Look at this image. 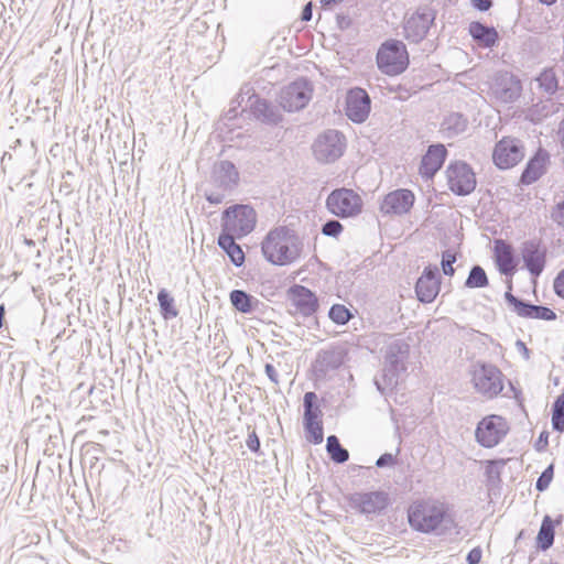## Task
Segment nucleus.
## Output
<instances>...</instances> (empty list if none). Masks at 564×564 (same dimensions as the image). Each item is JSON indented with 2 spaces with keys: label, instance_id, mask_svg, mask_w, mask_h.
<instances>
[{
  "label": "nucleus",
  "instance_id": "obj_1",
  "mask_svg": "<svg viewBox=\"0 0 564 564\" xmlns=\"http://www.w3.org/2000/svg\"><path fill=\"white\" fill-rule=\"evenodd\" d=\"M261 250L270 263L288 265L299 259L301 241L292 229L278 227L268 232L261 243Z\"/></svg>",
  "mask_w": 564,
  "mask_h": 564
},
{
  "label": "nucleus",
  "instance_id": "obj_2",
  "mask_svg": "<svg viewBox=\"0 0 564 564\" xmlns=\"http://www.w3.org/2000/svg\"><path fill=\"white\" fill-rule=\"evenodd\" d=\"M410 346L402 339L390 341L384 351V364L380 376L375 377V386L381 394L392 391L400 376L406 370Z\"/></svg>",
  "mask_w": 564,
  "mask_h": 564
},
{
  "label": "nucleus",
  "instance_id": "obj_3",
  "mask_svg": "<svg viewBox=\"0 0 564 564\" xmlns=\"http://www.w3.org/2000/svg\"><path fill=\"white\" fill-rule=\"evenodd\" d=\"M409 522L414 530L431 533L442 528L446 529L447 523H452V520L446 514L443 503L430 501L411 507Z\"/></svg>",
  "mask_w": 564,
  "mask_h": 564
},
{
  "label": "nucleus",
  "instance_id": "obj_4",
  "mask_svg": "<svg viewBox=\"0 0 564 564\" xmlns=\"http://www.w3.org/2000/svg\"><path fill=\"white\" fill-rule=\"evenodd\" d=\"M378 68L386 75L403 73L409 65V54L402 41L389 40L381 44L377 53Z\"/></svg>",
  "mask_w": 564,
  "mask_h": 564
},
{
  "label": "nucleus",
  "instance_id": "obj_5",
  "mask_svg": "<svg viewBox=\"0 0 564 564\" xmlns=\"http://www.w3.org/2000/svg\"><path fill=\"white\" fill-rule=\"evenodd\" d=\"M257 214L249 205H235L227 208L223 215V231L241 238L250 234L256 226Z\"/></svg>",
  "mask_w": 564,
  "mask_h": 564
},
{
  "label": "nucleus",
  "instance_id": "obj_6",
  "mask_svg": "<svg viewBox=\"0 0 564 564\" xmlns=\"http://www.w3.org/2000/svg\"><path fill=\"white\" fill-rule=\"evenodd\" d=\"M364 202L359 194L350 188L334 189L326 199L328 212L340 218H349L359 215Z\"/></svg>",
  "mask_w": 564,
  "mask_h": 564
},
{
  "label": "nucleus",
  "instance_id": "obj_7",
  "mask_svg": "<svg viewBox=\"0 0 564 564\" xmlns=\"http://www.w3.org/2000/svg\"><path fill=\"white\" fill-rule=\"evenodd\" d=\"M345 137L337 130H327L314 141L312 150L321 163H332L338 160L345 150Z\"/></svg>",
  "mask_w": 564,
  "mask_h": 564
},
{
  "label": "nucleus",
  "instance_id": "obj_8",
  "mask_svg": "<svg viewBox=\"0 0 564 564\" xmlns=\"http://www.w3.org/2000/svg\"><path fill=\"white\" fill-rule=\"evenodd\" d=\"M313 97V85L305 78H300L284 87L279 97L281 107L289 111L305 108Z\"/></svg>",
  "mask_w": 564,
  "mask_h": 564
},
{
  "label": "nucleus",
  "instance_id": "obj_9",
  "mask_svg": "<svg viewBox=\"0 0 564 564\" xmlns=\"http://www.w3.org/2000/svg\"><path fill=\"white\" fill-rule=\"evenodd\" d=\"M473 383L477 392L491 399L502 389V373L494 365L479 364L474 367Z\"/></svg>",
  "mask_w": 564,
  "mask_h": 564
},
{
  "label": "nucleus",
  "instance_id": "obj_10",
  "mask_svg": "<svg viewBox=\"0 0 564 564\" xmlns=\"http://www.w3.org/2000/svg\"><path fill=\"white\" fill-rule=\"evenodd\" d=\"M245 97H247L246 107L251 109V112L258 120L273 124L281 121L282 115L280 110L269 104L267 100L258 98L250 85H245L241 87L240 93L236 99L239 106L245 102Z\"/></svg>",
  "mask_w": 564,
  "mask_h": 564
},
{
  "label": "nucleus",
  "instance_id": "obj_11",
  "mask_svg": "<svg viewBox=\"0 0 564 564\" xmlns=\"http://www.w3.org/2000/svg\"><path fill=\"white\" fill-rule=\"evenodd\" d=\"M524 158V147L521 140L513 137H503L495 145L492 160L500 170L516 166Z\"/></svg>",
  "mask_w": 564,
  "mask_h": 564
},
{
  "label": "nucleus",
  "instance_id": "obj_12",
  "mask_svg": "<svg viewBox=\"0 0 564 564\" xmlns=\"http://www.w3.org/2000/svg\"><path fill=\"white\" fill-rule=\"evenodd\" d=\"M507 432L508 425L503 417L489 415L478 423L475 435L481 446L491 448L502 441Z\"/></svg>",
  "mask_w": 564,
  "mask_h": 564
},
{
  "label": "nucleus",
  "instance_id": "obj_13",
  "mask_svg": "<svg viewBox=\"0 0 564 564\" xmlns=\"http://www.w3.org/2000/svg\"><path fill=\"white\" fill-rule=\"evenodd\" d=\"M521 84L512 74L508 72L497 73L490 85L492 97L501 104H512L521 95Z\"/></svg>",
  "mask_w": 564,
  "mask_h": 564
},
{
  "label": "nucleus",
  "instance_id": "obj_14",
  "mask_svg": "<svg viewBox=\"0 0 564 564\" xmlns=\"http://www.w3.org/2000/svg\"><path fill=\"white\" fill-rule=\"evenodd\" d=\"M446 174L451 191L457 195H468L476 187L475 174L464 162L451 164Z\"/></svg>",
  "mask_w": 564,
  "mask_h": 564
},
{
  "label": "nucleus",
  "instance_id": "obj_15",
  "mask_svg": "<svg viewBox=\"0 0 564 564\" xmlns=\"http://www.w3.org/2000/svg\"><path fill=\"white\" fill-rule=\"evenodd\" d=\"M524 268L533 278L541 275L546 263V248L536 239L524 241L520 247Z\"/></svg>",
  "mask_w": 564,
  "mask_h": 564
},
{
  "label": "nucleus",
  "instance_id": "obj_16",
  "mask_svg": "<svg viewBox=\"0 0 564 564\" xmlns=\"http://www.w3.org/2000/svg\"><path fill=\"white\" fill-rule=\"evenodd\" d=\"M435 15L431 9L419 10L404 21V37L413 43L421 42L427 34Z\"/></svg>",
  "mask_w": 564,
  "mask_h": 564
},
{
  "label": "nucleus",
  "instance_id": "obj_17",
  "mask_svg": "<svg viewBox=\"0 0 564 564\" xmlns=\"http://www.w3.org/2000/svg\"><path fill=\"white\" fill-rule=\"evenodd\" d=\"M371 100L368 93L359 87L348 90L346 96V115L356 122L361 123L366 121L370 113Z\"/></svg>",
  "mask_w": 564,
  "mask_h": 564
},
{
  "label": "nucleus",
  "instance_id": "obj_18",
  "mask_svg": "<svg viewBox=\"0 0 564 564\" xmlns=\"http://www.w3.org/2000/svg\"><path fill=\"white\" fill-rule=\"evenodd\" d=\"M388 501V495L383 491L355 492L349 497L350 506L364 514L382 511Z\"/></svg>",
  "mask_w": 564,
  "mask_h": 564
},
{
  "label": "nucleus",
  "instance_id": "obj_19",
  "mask_svg": "<svg viewBox=\"0 0 564 564\" xmlns=\"http://www.w3.org/2000/svg\"><path fill=\"white\" fill-rule=\"evenodd\" d=\"M505 299L521 317L543 321H553L556 318V314L551 308L524 302L514 296L511 292H506Z\"/></svg>",
  "mask_w": 564,
  "mask_h": 564
},
{
  "label": "nucleus",
  "instance_id": "obj_20",
  "mask_svg": "<svg viewBox=\"0 0 564 564\" xmlns=\"http://www.w3.org/2000/svg\"><path fill=\"white\" fill-rule=\"evenodd\" d=\"M414 203V195L409 189H397L387 194L380 205L384 215L406 214Z\"/></svg>",
  "mask_w": 564,
  "mask_h": 564
},
{
  "label": "nucleus",
  "instance_id": "obj_21",
  "mask_svg": "<svg viewBox=\"0 0 564 564\" xmlns=\"http://www.w3.org/2000/svg\"><path fill=\"white\" fill-rule=\"evenodd\" d=\"M415 292L419 301L431 303L440 292L438 269L426 267L415 284Z\"/></svg>",
  "mask_w": 564,
  "mask_h": 564
},
{
  "label": "nucleus",
  "instance_id": "obj_22",
  "mask_svg": "<svg viewBox=\"0 0 564 564\" xmlns=\"http://www.w3.org/2000/svg\"><path fill=\"white\" fill-rule=\"evenodd\" d=\"M345 360V351L339 347L324 349L317 354L314 370L318 376H326L329 371L338 369Z\"/></svg>",
  "mask_w": 564,
  "mask_h": 564
},
{
  "label": "nucleus",
  "instance_id": "obj_23",
  "mask_svg": "<svg viewBox=\"0 0 564 564\" xmlns=\"http://www.w3.org/2000/svg\"><path fill=\"white\" fill-rule=\"evenodd\" d=\"M214 184L223 191L234 188L239 181V173L230 161L215 163L212 175Z\"/></svg>",
  "mask_w": 564,
  "mask_h": 564
},
{
  "label": "nucleus",
  "instance_id": "obj_24",
  "mask_svg": "<svg viewBox=\"0 0 564 564\" xmlns=\"http://www.w3.org/2000/svg\"><path fill=\"white\" fill-rule=\"evenodd\" d=\"M446 153L447 151L443 144L430 145L427 152L421 161V175L425 177H433L435 173L442 167Z\"/></svg>",
  "mask_w": 564,
  "mask_h": 564
},
{
  "label": "nucleus",
  "instance_id": "obj_25",
  "mask_svg": "<svg viewBox=\"0 0 564 564\" xmlns=\"http://www.w3.org/2000/svg\"><path fill=\"white\" fill-rule=\"evenodd\" d=\"M290 293L293 304L303 315L308 316L315 313L317 299L312 291L302 285H294Z\"/></svg>",
  "mask_w": 564,
  "mask_h": 564
},
{
  "label": "nucleus",
  "instance_id": "obj_26",
  "mask_svg": "<svg viewBox=\"0 0 564 564\" xmlns=\"http://www.w3.org/2000/svg\"><path fill=\"white\" fill-rule=\"evenodd\" d=\"M468 123V119L465 115L451 112L444 117L440 131L445 138H456L467 130Z\"/></svg>",
  "mask_w": 564,
  "mask_h": 564
},
{
  "label": "nucleus",
  "instance_id": "obj_27",
  "mask_svg": "<svg viewBox=\"0 0 564 564\" xmlns=\"http://www.w3.org/2000/svg\"><path fill=\"white\" fill-rule=\"evenodd\" d=\"M547 159V153L543 150H539L535 155L528 162L521 175V182L529 185L538 181L545 172Z\"/></svg>",
  "mask_w": 564,
  "mask_h": 564
},
{
  "label": "nucleus",
  "instance_id": "obj_28",
  "mask_svg": "<svg viewBox=\"0 0 564 564\" xmlns=\"http://www.w3.org/2000/svg\"><path fill=\"white\" fill-rule=\"evenodd\" d=\"M236 238L237 235L223 231L218 237V246L227 253L236 267H240L245 262V253L241 247L236 243Z\"/></svg>",
  "mask_w": 564,
  "mask_h": 564
},
{
  "label": "nucleus",
  "instance_id": "obj_29",
  "mask_svg": "<svg viewBox=\"0 0 564 564\" xmlns=\"http://www.w3.org/2000/svg\"><path fill=\"white\" fill-rule=\"evenodd\" d=\"M471 37L485 47H492L497 40L498 33L492 26H487L478 21H474L468 28Z\"/></svg>",
  "mask_w": 564,
  "mask_h": 564
},
{
  "label": "nucleus",
  "instance_id": "obj_30",
  "mask_svg": "<svg viewBox=\"0 0 564 564\" xmlns=\"http://www.w3.org/2000/svg\"><path fill=\"white\" fill-rule=\"evenodd\" d=\"M229 299L232 306L237 311L245 314L252 313L259 303V301L254 296L248 294L242 290L231 291L229 294Z\"/></svg>",
  "mask_w": 564,
  "mask_h": 564
},
{
  "label": "nucleus",
  "instance_id": "obj_31",
  "mask_svg": "<svg viewBox=\"0 0 564 564\" xmlns=\"http://www.w3.org/2000/svg\"><path fill=\"white\" fill-rule=\"evenodd\" d=\"M497 261L503 274H511L514 270L511 247L501 240L496 241Z\"/></svg>",
  "mask_w": 564,
  "mask_h": 564
},
{
  "label": "nucleus",
  "instance_id": "obj_32",
  "mask_svg": "<svg viewBox=\"0 0 564 564\" xmlns=\"http://www.w3.org/2000/svg\"><path fill=\"white\" fill-rule=\"evenodd\" d=\"M326 449L333 462L343 464L348 460L349 453L344 448L337 436L330 435L327 437Z\"/></svg>",
  "mask_w": 564,
  "mask_h": 564
},
{
  "label": "nucleus",
  "instance_id": "obj_33",
  "mask_svg": "<svg viewBox=\"0 0 564 564\" xmlns=\"http://www.w3.org/2000/svg\"><path fill=\"white\" fill-rule=\"evenodd\" d=\"M536 540L542 550H547L552 546L554 542V527L549 516L544 517Z\"/></svg>",
  "mask_w": 564,
  "mask_h": 564
},
{
  "label": "nucleus",
  "instance_id": "obj_34",
  "mask_svg": "<svg viewBox=\"0 0 564 564\" xmlns=\"http://www.w3.org/2000/svg\"><path fill=\"white\" fill-rule=\"evenodd\" d=\"M158 301L164 319H171L177 316L178 312L175 308L174 299L165 289L159 291Z\"/></svg>",
  "mask_w": 564,
  "mask_h": 564
},
{
  "label": "nucleus",
  "instance_id": "obj_35",
  "mask_svg": "<svg viewBox=\"0 0 564 564\" xmlns=\"http://www.w3.org/2000/svg\"><path fill=\"white\" fill-rule=\"evenodd\" d=\"M539 87L546 94L553 95L557 90L558 82L553 69H544L536 78Z\"/></svg>",
  "mask_w": 564,
  "mask_h": 564
},
{
  "label": "nucleus",
  "instance_id": "obj_36",
  "mask_svg": "<svg viewBox=\"0 0 564 564\" xmlns=\"http://www.w3.org/2000/svg\"><path fill=\"white\" fill-rule=\"evenodd\" d=\"M487 285L488 278L485 270L480 265H474L469 271L465 286L469 289H480Z\"/></svg>",
  "mask_w": 564,
  "mask_h": 564
},
{
  "label": "nucleus",
  "instance_id": "obj_37",
  "mask_svg": "<svg viewBox=\"0 0 564 564\" xmlns=\"http://www.w3.org/2000/svg\"><path fill=\"white\" fill-rule=\"evenodd\" d=\"M316 394L314 392H306L304 394V422L305 424L312 425L313 422H317V417L321 413L319 409L314 405Z\"/></svg>",
  "mask_w": 564,
  "mask_h": 564
},
{
  "label": "nucleus",
  "instance_id": "obj_38",
  "mask_svg": "<svg viewBox=\"0 0 564 564\" xmlns=\"http://www.w3.org/2000/svg\"><path fill=\"white\" fill-rule=\"evenodd\" d=\"M552 426L557 432L564 431V392L553 403Z\"/></svg>",
  "mask_w": 564,
  "mask_h": 564
},
{
  "label": "nucleus",
  "instance_id": "obj_39",
  "mask_svg": "<svg viewBox=\"0 0 564 564\" xmlns=\"http://www.w3.org/2000/svg\"><path fill=\"white\" fill-rule=\"evenodd\" d=\"M328 316L334 323L338 325L347 324L352 317L350 311L341 304L333 305L328 312Z\"/></svg>",
  "mask_w": 564,
  "mask_h": 564
},
{
  "label": "nucleus",
  "instance_id": "obj_40",
  "mask_svg": "<svg viewBox=\"0 0 564 564\" xmlns=\"http://www.w3.org/2000/svg\"><path fill=\"white\" fill-rule=\"evenodd\" d=\"M503 466V462L499 460H489L486 466V475L489 481L495 482L500 478V470Z\"/></svg>",
  "mask_w": 564,
  "mask_h": 564
},
{
  "label": "nucleus",
  "instance_id": "obj_41",
  "mask_svg": "<svg viewBox=\"0 0 564 564\" xmlns=\"http://www.w3.org/2000/svg\"><path fill=\"white\" fill-rule=\"evenodd\" d=\"M553 478V465H550L544 469L536 480L535 488L538 491H544Z\"/></svg>",
  "mask_w": 564,
  "mask_h": 564
},
{
  "label": "nucleus",
  "instance_id": "obj_42",
  "mask_svg": "<svg viewBox=\"0 0 564 564\" xmlns=\"http://www.w3.org/2000/svg\"><path fill=\"white\" fill-rule=\"evenodd\" d=\"M343 230V225L335 219L326 221L322 227V234L328 237H337Z\"/></svg>",
  "mask_w": 564,
  "mask_h": 564
},
{
  "label": "nucleus",
  "instance_id": "obj_43",
  "mask_svg": "<svg viewBox=\"0 0 564 564\" xmlns=\"http://www.w3.org/2000/svg\"><path fill=\"white\" fill-rule=\"evenodd\" d=\"M456 261L455 254L449 251H445L442 257V269L445 275H453L455 270L453 268L454 262Z\"/></svg>",
  "mask_w": 564,
  "mask_h": 564
},
{
  "label": "nucleus",
  "instance_id": "obj_44",
  "mask_svg": "<svg viewBox=\"0 0 564 564\" xmlns=\"http://www.w3.org/2000/svg\"><path fill=\"white\" fill-rule=\"evenodd\" d=\"M305 429L312 435V441L315 444L323 442V427L318 422H313L312 425L305 424Z\"/></svg>",
  "mask_w": 564,
  "mask_h": 564
},
{
  "label": "nucleus",
  "instance_id": "obj_45",
  "mask_svg": "<svg viewBox=\"0 0 564 564\" xmlns=\"http://www.w3.org/2000/svg\"><path fill=\"white\" fill-rule=\"evenodd\" d=\"M552 218L558 226L564 227V200L556 205Z\"/></svg>",
  "mask_w": 564,
  "mask_h": 564
},
{
  "label": "nucleus",
  "instance_id": "obj_46",
  "mask_svg": "<svg viewBox=\"0 0 564 564\" xmlns=\"http://www.w3.org/2000/svg\"><path fill=\"white\" fill-rule=\"evenodd\" d=\"M246 445H247V447L251 452H254V453L259 452V449H260V441H259V437H258V435H257V433L254 431L249 433L248 438L246 441Z\"/></svg>",
  "mask_w": 564,
  "mask_h": 564
},
{
  "label": "nucleus",
  "instance_id": "obj_47",
  "mask_svg": "<svg viewBox=\"0 0 564 564\" xmlns=\"http://www.w3.org/2000/svg\"><path fill=\"white\" fill-rule=\"evenodd\" d=\"M553 286L556 295L564 299V269L555 278Z\"/></svg>",
  "mask_w": 564,
  "mask_h": 564
},
{
  "label": "nucleus",
  "instance_id": "obj_48",
  "mask_svg": "<svg viewBox=\"0 0 564 564\" xmlns=\"http://www.w3.org/2000/svg\"><path fill=\"white\" fill-rule=\"evenodd\" d=\"M336 21H337V26L340 30H347L348 28H350V25L352 23L350 15L347 13H338L336 15Z\"/></svg>",
  "mask_w": 564,
  "mask_h": 564
},
{
  "label": "nucleus",
  "instance_id": "obj_49",
  "mask_svg": "<svg viewBox=\"0 0 564 564\" xmlns=\"http://www.w3.org/2000/svg\"><path fill=\"white\" fill-rule=\"evenodd\" d=\"M482 551L480 547H475L467 554L466 561L468 564H479L481 561Z\"/></svg>",
  "mask_w": 564,
  "mask_h": 564
},
{
  "label": "nucleus",
  "instance_id": "obj_50",
  "mask_svg": "<svg viewBox=\"0 0 564 564\" xmlns=\"http://www.w3.org/2000/svg\"><path fill=\"white\" fill-rule=\"evenodd\" d=\"M394 463V456L390 453L382 454L376 462L377 467L382 468Z\"/></svg>",
  "mask_w": 564,
  "mask_h": 564
},
{
  "label": "nucleus",
  "instance_id": "obj_51",
  "mask_svg": "<svg viewBox=\"0 0 564 564\" xmlns=\"http://www.w3.org/2000/svg\"><path fill=\"white\" fill-rule=\"evenodd\" d=\"M470 4L479 11H488L492 7V0H470Z\"/></svg>",
  "mask_w": 564,
  "mask_h": 564
},
{
  "label": "nucleus",
  "instance_id": "obj_52",
  "mask_svg": "<svg viewBox=\"0 0 564 564\" xmlns=\"http://www.w3.org/2000/svg\"><path fill=\"white\" fill-rule=\"evenodd\" d=\"M264 371H265V375L269 377V379H270L273 383H275V384H278V383H279L278 372H276V370H275V368H274V366H273V365H271V364H267V365H265V367H264Z\"/></svg>",
  "mask_w": 564,
  "mask_h": 564
},
{
  "label": "nucleus",
  "instance_id": "obj_53",
  "mask_svg": "<svg viewBox=\"0 0 564 564\" xmlns=\"http://www.w3.org/2000/svg\"><path fill=\"white\" fill-rule=\"evenodd\" d=\"M224 198V194L218 192L206 193V199L212 204H220L223 203Z\"/></svg>",
  "mask_w": 564,
  "mask_h": 564
},
{
  "label": "nucleus",
  "instance_id": "obj_54",
  "mask_svg": "<svg viewBox=\"0 0 564 564\" xmlns=\"http://www.w3.org/2000/svg\"><path fill=\"white\" fill-rule=\"evenodd\" d=\"M549 434L547 432H542L535 443V447L538 451H543L547 445Z\"/></svg>",
  "mask_w": 564,
  "mask_h": 564
},
{
  "label": "nucleus",
  "instance_id": "obj_55",
  "mask_svg": "<svg viewBox=\"0 0 564 564\" xmlns=\"http://www.w3.org/2000/svg\"><path fill=\"white\" fill-rule=\"evenodd\" d=\"M516 347L525 360L530 359V350L522 340H517Z\"/></svg>",
  "mask_w": 564,
  "mask_h": 564
},
{
  "label": "nucleus",
  "instance_id": "obj_56",
  "mask_svg": "<svg viewBox=\"0 0 564 564\" xmlns=\"http://www.w3.org/2000/svg\"><path fill=\"white\" fill-rule=\"evenodd\" d=\"M312 2H308L305 4V7L303 8V11H302V14H301V19L302 21H311L312 19V15H313V11H312Z\"/></svg>",
  "mask_w": 564,
  "mask_h": 564
},
{
  "label": "nucleus",
  "instance_id": "obj_57",
  "mask_svg": "<svg viewBox=\"0 0 564 564\" xmlns=\"http://www.w3.org/2000/svg\"><path fill=\"white\" fill-rule=\"evenodd\" d=\"M4 314H6L4 306H3V305H0V328H1V327H2V325H3Z\"/></svg>",
  "mask_w": 564,
  "mask_h": 564
},
{
  "label": "nucleus",
  "instance_id": "obj_58",
  "mask_svg": "<svg viewBox=\"0 0 564 564\" xmlns=\"http://www.w3.org/2000/svg\"><path fill=\"white\" fill-rule=\"evenodd\" d=\"M227 116H228L229 119L235 118L236 117V109L235 108L229 109L228 112H227Z\"/></svg>",
  "mask_w": 564,
  "mask_h": 564
},
{
  "label": "nucleus",
  "instance_id": "obj_59",
  "mask_svg": "<svg viewBox=\"0 0 564 564\" xmlns=\"http://www.w3.org/2000/svg\"><path fill=\"white\" fill-rule=\"evenodd\" d=\"M540 1H541L542 3H544V4L550 6V4L554 3L556 0H540Z\"/></svg>",
  "mask_w": 564,
  "mask_h": 564
},
{
  "label": "nucleus",
  "instance_id": "obj_60",
  "mask_svg": "<svg viewBox=\"0 0 564 564\" xmlns=\"http://www.w3.org/2000/svg\"><path fill=\"white\" fill-rule=\"evenodd\" d=\"M561 144H562V147L564 148V120H563V128H562V140H561Z\"/></svg>",
  "mask_w": 564,
  "mask_h": 564
}]
</instances>
